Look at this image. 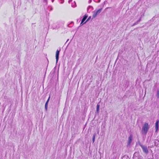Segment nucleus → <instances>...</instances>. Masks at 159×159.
<instances>
[{
  "instance_id": "obj_12",
  "label": "nucleus",
  "mask_w": 159,
  "mask_h": 159,
  "mask_svg": "<svg viewBox=\"0 0 159 159\" xmlns=\"http://www.w3.org/2000/svg\"><path fill=\"white\" fill-rule=\"evenodd\" d=\"M141 20V18H140L139 20H138L135 23H134L133 24V26H134L136 25H137L139 22Z\"/></svg>"
},
{
  "instance_id": "obj_18",
  "label": "nucleus",
  "mask_w": 159,
  "mask_h": 159,
  "mask_svg": "<svg viewBox=\"0 0 159 159\" xmlns=\"http://www.w3.org/2000/svg\"><path fill=\"white\" fill-rule=\"evenodd\" d=\"M91 19V16H89L88 18V19H87V20H86V21L84 23V24L86 22H87V21H88V20H89L90 19Z\"/></svg>"
},
{
  "instance_id": "obj_2",
  "label": "nucleus",
  "mask_w": 159,
  "mask_h": 159,
  "mask_svg": "<svg viewBox=\"0 0 159 159\" xmlns=\"http://www.w3.org/2000/svg\"><path fill=\"white\" fill-rule=\"evenodd\" d=\"M138 144L143 149V151L144 152L146 153H148V150L146 146L143 145L141 144L139 141V142Z\"/></svg>"
},
{
  "instance_id": "obj_22",
  "label": "nucleus",
  "mask_w": 159,
  "mask_h": 159,
  "mask_svg": "<svg viewBox=\"0 0 159 159\" xmlns=\"http://www.w3.org/2000/svg\"><path fill=\"white\" fill-rule=\"evenodd\" d=\"M91 2H92L91 0H89V3H90Z\"/></svg>"
},
{
  "instance_id": "obj_24",
  "label": "nucleus",
  "mask_w": 159,
  "mask_h": 159,
  "mask_svg": "<svg viewBox=\"0 0 159 159\" xmlns=\"http://www.w3.org/2000/svg\"><path fill=\"white\" fill-rule=\"evenodd\" d=\"M54 0H52V2H54Z\"/></svg>"
},
{
  "instance_id": "obj_11",
  "label": "nucleus",
  "mask_w": 159,
  "mask_h": 159,
  "mask_svg": "<svg viewBox=\"0 0 159 159\" xmlns=\"http://www.w3.org/2000/svg\"><path fill=\"white\" fill-rule=\"evenodd\" d=\"M141 20V18H140L139 20H138L135 23H134L133 24V26H134L136 25H137L139 22Z\"/></svg>"
},
{
  "instance_id": "obj_13",
  "label": "nucleus",
  "mask_w": 159,
  "mask_h": 159,
  "mask_svg": "<svg viewBox=\"0 0 159 159\" xmlns=\"http://www.w3.org/2000/svg\"><path fill=\"white\" fill-rule=\"evenodd\" d=\"M48 103L46 102L45 106V109L46 111H47Z\"/></svg>"
},
{
  "instance_id": "obj_23",
  "label": "nucleus",
  "mask_w": 159,
  "mask_h": 159,
  "mask_svg": "<svg viewBox=\"0 0 159 159\" xmlns=\"http://www.w3.org/2000/svg\"><path fill=\"white\" fill-rule=\"evenodd\" d=\"M72 1V0H69V2H71Z\"/></svg>"
},
{
  "instance_id": "obj_4",
  "label": "nucleus",
  "mask_w": 159,
  "mask_h": 159,
  "mask_svg": "<svg viewBox=\"0 0 159 159\" xmlns=\"http://www.w3.org/2000/svg\"><path fill=\"white\" fill-rule=\"evenodd\" d=\"M60 51V49H59V50H58V49H57L56 52V63H57L58 62V60L59 59V52Z\"/></svg>"
},
{
  "instance_id": "obj_1",
  "label": "nucleus",
  "mask_w": 159,
  "mask_h": 159,
  "mask_svg": "<svg viewBox=\"0 0 159 159\" xmlns=\"http://www.w3.org/2000/svg\"><path fill=\"white\" fill-rule=\"evenodd\" d=\"M149 128V127L148 124L147 123H145L142 128L141 131L142 134H146Z\"/></svg>"
},
{
  "instance_id": "obj_21",
  "label": "nucleus",
  "mask_w": 159,
  "mask_h": 159,
  "mask_svg": "<svg viewBox=\"0 0 159 159\" xmlns=\"http://www.w3.org/2000/svg\"><path fill=\"white\" fill-rule=\"evenodd\" d=\"M83 23H82V21H81V23H80V26H82L83 25Z\"/></svg>"
},
{
  "instance_id": "obj_19",
  "label": "nucleus",
  "mask_w": 159,
  "mask_h": 159,
  "mask_svg": "<svg viewBox=\"0 0 159 159\" xmlns=\"http://www.w3.org/2000/svg\"><path fill=\"white\" fill-rule=\"evenodd\" d=\"M50 96H49L47 102H47V103H48L49 102V100H50Z\"/></svg>"
},
{
  "instance_id": "obj_6",
  "label": "nucleus",
  "mask_w": 159,
  "mask_h": 159,
  "mask_svg": "<svg viewBox=\"0 0 159 159\" xmlns=\"http://www.w3.org/2000/svg\"><path fill=\"white\" fill-rule=\"evenodd\" d=\"M159 122V120H158L156 122L155 127H156V129L157 130V129L158 128Z\"/></svg>"
},
{
  "instance_id": "obj_16",
  "label": "nucleus",
  "mask_w": 159,
  "mask_h": 159,
  "mask_svg": "<svg viewBox=\"0 0 159 159\" xmlns=\"http://www.w3.org/2000/svg\"><path fill=\"white\" fill-rule=\"evenodd\" d=\"M157 98H159V89L158 90L157 92Z\"/></svg>"
},
{
  "instance_id": "obj_8",
  "label": "nucleus",
  "mask_w": 159,
  "mask_h": 159,
  "mask_svg": "<svg viewBox=\"0 0 159 159\" xmlns=\"http://www.w3.org/2000/svg\"><path fill=\"white\" fill-rule=\"evenodd\" d=\"M98 14L96 12V11H94L93 14V18H95Z\"/></svg>"
},
{
  "instance_id": "obj_5",
  "label": "nucleus",
  "mask_w": 159,
  "mask_h": 159,
  "mask_svg": "<svg viewBox=\"0 0 159 159\" xmlns=\"http://www.w3.org/2000/svg\"><path fill=\"white\" fill-rule=\"evenodd\" d=\"M87 17H88V16L86 15H85L84 16L83 19L82 20H81L82 23H83L85 21V20H86V19H87Z\"/></svg>"
},
{
  "instance_id": "obj_9",
  "label": "nucleus",
  "mask_w": 159,
  "mask_h": 159,
  "mask_svg": "<svg viewBox=\"0 0 159 159\" xmlns=\"http://www.w3.org/2000/svg\"><path fill=\"white\" fill-rule=\"evenodd\" d=\"M91 8L93 9V7L91 6H89L88 7L87 9V12H89L90 11H89V9Z\"/></svg>"
},
{
  "instance_id": "obj_20",
  "label": "nucleus",
  "mask_w": 159,
  "mask_h": 159,
  "mask_svg": "<svg viewBox=\"0 0 159 159\" xmlns=\"http://www.w3.org/2000/svg\"><path fill=\"white\" fill-rule=\"evenodd\" d=\"M50 96H49L47 102H47V103H48L49 102V100H50Z\"/></svg>"
},
{
  "instance_id": "obj_14",
  "label": "nucleus",
  "mask_w": 159,
  "mask_h": 159,
  "mask_svg": "<svg viewBox=\"0 0 159 159\" xmlns=\"http://www.w3.org/2000/svg\"><path fill=\"white\" fill-rule=\"evenodd\" d=\"M96 135V134H94L93 135V139H92L93 143H94V142L95 141V137Z\"/></svg>"
},
{
  "instance_id": "obj_15",
  "label": "nucleus",
  "mask_w": 159,
  "mask_h": 159,
  "mask_svg": "<svg viewBox=\"0 0 159 159\" xmlns=\"http://www.w3.org/2000/svg\"><path fill=\"white\" fill-rule=\"evenodd\" d=\"M102 8L99 9L98 10L96 11L98 14H99L101 11Z\"/></svg>"
},
{
  "instance_id": "obj_7",
  "label": "nucleus",
  "mask_w": 159,
  "mask_h": 159,
  "mask_svg": "<svg viewBox=\"0 0 159 159\" xmlns=\"http://www.w3.org/2000/svg\"><path fill=\"white\" fill-rule=\"evenodd\" d=\"M99 107H100V105L99 104V103H98L97 105V108H96V112H97V113H98L99 112Z\"/></svg>"
},
{
  "instance_id": "obj_17",
  "label": "nucleus",
  "mask_w": 159,
  "mask_h": 159,
  "mask_svg": "<svg viewBox=\"0 0 159 159\" xmlns=\"http://www.w3.org/2000/svg\"><path fill=\"white\" fill-rule=\"evenodd\" d=\"M74 5H72V7H75L76 6V3L75 2H74Z\"/></svg>"
},
{
  "instance_id": "obj_3",
  "label": "nucleus",
  "mask_w": 159,
  "mask_h": 159,
  "mask_svg": "<svg viewBox=\"0 0 159 159\" xmlns=\"http://www.w3.org/2000/svg\"><path fill=\"white\" fill-rule=\"evenodd\" d=\"M132 140V136L131 134H130L128 138V139L127 142V146H129L130 145L131 143Z\"/></svg>"
},
{
  "instance_id": "obj_10",
  "label": "nucleus",
  "mask_w": 159,
  "mask_h": 159,
  "mask_svg": "<svg viewBox=\"0 0 159 159\" xmlns=\"http://www.w3.org/2000/svg\"><path fill=\"white\" fill-rule=\"evenodd\" d=\"M141 20V18H140L139 20H138L135 23H134L133 24V26H134L136 25H137L139 22Z\"/></svg>"
}]
</instances>
